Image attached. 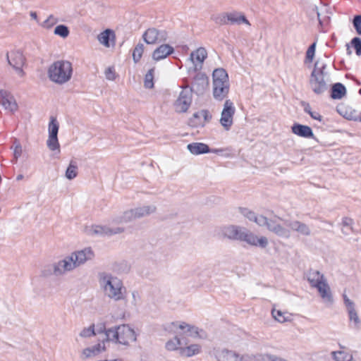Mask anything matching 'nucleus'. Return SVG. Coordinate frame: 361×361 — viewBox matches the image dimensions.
I'll return each mask as SVG.
<instances>
[{"label":"nucleus","instance_id":"nucleus-59","mask_svg":"<svg viewBox=\"0 0 361 361\" xmlns=\"http://www.w3.org/2000/svg\"><path fill=\"white\" fill-rule=\"evenodd\" d=\"M314 56H315V52L307 50L306 53H305V58L304 63H312L314 59Z\"/></svg>","mask_w":361,"mask_h":361},{"label":"nucleus","instance_id":"nucleus-55","mask_svg":"<svg viewBox=\"0 0 361 361\" xmlns=\"http://www.w3.org/2000/svg\"><path fill=\"white\" fill-rule=\"evenodd\" d=\"M105 76L109 80H114L117 76L114 68L112 66L108 67L105 71Z\"/></svg>","mask_w":361,"mask_h":361},{"label":"nucleus","instance_id":"nucleus-41","mask_svg":"<svg viewBox=\"0 0 361 361\" xmlns=\"http://www.w3.org/2000/svg\"><path fill=\"white\" fill-rule=\"evenodd\" d=\"M144 51V45L142 43H138L133 51V60L135 63H137L142 58Z\"/></svg>","mask_w":361,"mask_h":361},{"label":"nucleus","instance_id":"nucleus-20","mask_svg":"<svg viewBox=\"0 0 361 361\" xmlns=\"http://www.w3.org/2000/svg\"><path fill=\"white\" fill-rule=\"evenodd\" d=\"M187 149L194 155L210 153V147L203 142H192L187 145Z\"/></svg>","mask_w":361,"mask_h":361},{"label":"nucleus","instance_id":"nucleus-30","mask_svg":"<svg viewBox=\"0 0 361 361\" xmlns=\"http://www.w3.org/2000/svg\"><path fill=\"white\" fill-rule=\"evenodd\" d=\"M201 346L198 344H191L185 348L180 347V354L187 357H192L200 352Z\"/></svg>","mask_w":361,"mask_h":361},{"label":"nucleus","instance_id":"nucleus-40","mask_svg":"<svg viewBox=\"0 0 361 361\" xmlns=\"http://www.w3.org/2000/svg\"><path fill=\"white\" fill-rule=\"evenodd\" d=\"M59 130V123L56 119V117L54 116H51L49 118V126H48V133L49 134H54L58 135Z\"/></svg>","mask_w":361,"mask_h":361},{"label":"nucleus","instance_id":"nucleus-6","mask_svg":"<svg viewBox=\"0 0 361 361\" xmlns=\"http://www.w3.org/2000/svg\"><path fill=\"white\" fill-rule=\"evenodd\" d=\"M235 112L233 103L230 99H226L221 111L220 123L226 130H229L233 125V118Z\"/></svg>","mask_w":361,"mask_h":361},{"label":"nucleus","instance_id":"nucleus-17","mask_svg":"<svg viewBox=\"0 0 361 361\" xmlns=\"http://www.w3.org/2000/svg\"><path fill=\"white\" fill-rule=\"evenodd\" d=\"M229 82L224 83V82H221V83L213 84V96L214 98L219 101H222L225 97H227L229 92Z\"/></svg>","mask_w":361,"mask_h":361},{"label":"nucleus","instance_id":"nucleus-44","mask_svg":"<svg viewBox=\"0 0 361 361\" xmlns=\"http://www.w3.org/2000/svg\"><path fill=\"white\" fill-rule=\"evenodd\" d=\"M113 269L118 273H128L130 270V267L127 262L123 261L121 262L115 263L113 266Z\"/></svg>","mask_w":361,"mask_h":361},{"label":"nucleus","instance_id":"nucleus-26","mask_svg":"<svg viewBox=\"0 0 361 361\" xmlns=\"http://www.w3.org/2000/svg\"><path fill=\"white\" fill-rule=\"evenodd\" d=\"M212 78L213 84H219L221 82H224V83L229 82L228 75L223 68H215L212 73Z\"/></svg>","mask_w":361,"mask_h":361},{"label":"nucleus","instance_id":"nucleus-37","mask_svg":"<svg viewBox=\"0 0 361 361\" xmlns=\"http://www.w3.org/2000/svg\"><path fill=\"white\" fill-rule=\"evenodd\" d=\"M271 315L277 322L280 323L290 322L292 320L291 315L285 316L284 313L281 310L272 309Z\"/></svg>","mask_w":361,"mask_h":361},{"label":"nucleus","instance_id":"nucleus-3","mask_svg":"<svg viewBox=\"0 0 361 361\" xmlns=\"http://www.w3.org/2000/svg\"><path fill=\"white\" fill-rule=\"evenodd\" d=\"M102 280L105 283L104 290L110 298L115 300H120L123 298L122 293L123 283L117 277L111 275H104Z\"/></svg>","mask_w":361,"mask_h":361},{"label":"nucleus","instance_id":"nucleus-9","mask_svg":"<svg viewBox=\"0 0 361 361\" xmlns=\"http://www.w3.org/2000/svg\"><path fill=\"white\" fill-rule=\"evenodd\" d=\"M241 241L246 242L250 245L261 248H265L269 244L268 239L265 236H261L259 238L257 235L248 231L246 228H244L243 235Z\"/></svg>","mask_w":361,"mask_h":361},{"label":"nucleus","instance_id":"nucleus-32","mask_svg":"<svg viewBox=\"0 0 361 361\" xmlns=\"http://www.w3.org/2000/svg\"><path fill=\"white\" fill-rule=\"evenodd\" d=\"M52 274L56 276L61 275V268L56 263L47 265L42 271V276L44 277H48Z\"/></svg>","mask_w":361,"mask_h":361},{"label":"nucleus","instance_id":"nucleus-64","mask_svg":"<svg viewBox=\"0 0 361 361\" xmlns=\"http://www.w3.org/2000/svg\"><path fill=\"white\" fill-rule=\"evenodd\" d=\"M337 354H338L340 355H344V352H343V351H333L331 353L332 357H333V358L336 361H345V358L344 357H338L337 356Z\"/></svg>","mask_w":361,"mask_h":361},{"label":"nucleus","instance_id":"nucleus-63","mask_svg":"<svg viewBox=\"0 0 361 361\" xmlns=\"http://www.w3.org/2000/svg\"><path fill=\"white\" fill-rule=\"evenodd\" d=\"M300 104L303 107L304 111L308 115H310L313 111H312V108L308 102L301 101Z\"/></svg>","mask_w":361,"mask_h":361},{"label":"nucleus","instance_id":"nucleus-13","mask_svg":"<svg viewBox=\"0 0 361 361\" xmlns=\"http://www.w3.org/2000/svg\"><path fill=\"white\" fill-rule=\"evenodd\" d=\"M73 256L74 262L77 267L80 266L82 264H84L86 261L92 259L94 257V253L92 249L89 247H85L83 250H78L74 252L71 254Z\"/></svg>","mask_w":361,"mask_h":361},{"label":"nucleus","instance_id":"nucleus-1","mask_svg":"<svg viewBox=\"0 0 361 361\" xmlns=\"http://www.w3.org/2000/svg\"><path fill=\"white\" fill-rule=\"evenodd\" d=\"M47 74L51 81L59 85L64 84L71 79L72 63L68 61H56L49 67Z\"/></svg>","mask_w":361,"mask_h":361},{"label":"nucleus","instance_id":"nucleus-60","mask_svg":"<svg viewBox=\"0 0 361 361\" xmlns=\"http://www.w3.org/2000/svg\"><path fill=\"white\" fill-rule=\"evenodd\" d=\"M274 355L261 354L258 356L257 361H273Z\"/></svg>","mask_w":361,"mask_h":361},{"label":"nucleus","instance_id":"nucleus-11","mask_svg":"<svg viewBox=\"0 0 361 361\" xmlns=\"http://www.w3.org/2000/svg\"><path fill=\"white\" fill-rule=\"evenodd\" d=\"M324 77H317L314 71H312L310 74V84L312 86V91L316 94H322L328 89V85L324 80Z\"/></svg>","mask_w":361,"mask_h":361},{"label":"nucleus","instance_id":"nucleus-36","mask_svg":"<svg viewBox=\"0 0 361 361\" xmlns=\"http://www.w3.org/2000/svg\"><path fill=\"white\" fill-rule=\"evenodd\" d=\"M100 348V343H98L97 344L91 346L87 347L82 350V355L84 356V358H89L92 356H95L99 355L100 353L99 351Z\"/></svg>","mask_w":361,"mask_h":361},{"label":"nucleus","instance_id":"nucleus-48","mask_svg":"<svg viewBox=\"0 0 361 361\" xmlns=\"http://www.w3.org/2000/svg\"><path fill=\"white\" fill-rule=\"evenodd\" d=\"M239 211L241 214L248 219L250 221H255L257 214L252 210L246 207H239Z\"/></svg>","mask_w":361,"mask_h":361},{"label":"nucleus","instance_id":"nucleus-14","mask_svg":"<svg viewBox=\"0 0 361 361\" xmlns=\"http://www.w3.org/2000/svg\"><path fill=\"white\" fill-rule=\"evenodd\" d=\"M175 52L174 48L169 44H163L157 47L152 55L153 60L159 61L166 59Z\"/></svg>","mask_w":361,"mask_h":361},{"label":"nucleus","instance_id":"nucleus-38","mask_svg":"<svg viewBox=\"0 0 361 361\" xmlns=\"http://www.w3.org/2000/svg\"><path fill=\"white\" fill-rule=\"evenodd\" d=\"M183 345L181 340L178 337L175 336L173 340H169L166 343V348L168 350H176L180 351V347Z\"/></svg>","mask_w":361,"mask_h":361},{"label":"nucleus","instance_id":"nucleus-24","mask_svg":"<svg viewBox=\"0 0 361 361\" xmlns=\"http://www.w3.org/2000/svg\"><path fill=\"white\" fill-rule=\"evenodd\" d=\"M115 32L111 29H106L102 31L97 37L99 42L106 47H109L111 42L115 40Z\"/></svg>","mask_w":361,"mask_h":361},{"label":"nucleus","instance_id":"nucleus-57","mask_svg":"<svg viewBox=\"0 0 361 361\" xmlns=\"http://www.w3.org/2000/svg\"><path fill=\"white\" fill-rule=\"evenodd\" d=\"M57 23V19L55 18L52 15L45 20L43 23V26L47 28H51L54 25Z\"/></svg>","mask_w":361,"mask_h":361},{"label":"nucleus","instance_id":"nucleus-29","mask_svg":"<svg viewBox=\"0 0 361 361\" xmlns=\"http://www.w3.org/2000/svg\"><path fill=\"white\" fill-rule=\"evenodd\" d=\"M136 219L133 214V209H129L123 213L122 215L116 216L113 219L112 222L116 224H128Z\"/></svg>","mask_w":361,"mask_h":361},{"label":"nucleus","instance_id":"nucleus-18","mask_svg":"<svg viewBox=\"0 0 361 361\" xmlns=\"http://www.w3.org/2000/svg\"><path fill=\"white\" fill-rule=\"evenodd\" d=\"M286 226L289 227L291 230L297 231L303 235H310L311 231L307 224L299 221H286Z\"/></svg>","mask_w":361,"mask_h":361},{"label":"nucleus","instance_id":"nucleus-19","mask_svg":"<svg viewBox=\"0 0 361 361\" xmlns=\"http://www.w3.org/2000/svg\"><path fill=\"white\" fill-rule=\"evenodd\" d=\"M336 111L344 118L355 121L358 111L351 106L340 104L336 106Z\"/></svg>","mask_w":361,"mask_h":361},{"label":"nucleus","instance_id":"nucleus-12","mask_svg":"<svg viewBox=\"0 0 361 361\" xmlns=\"http://www.w3.org/2000/svg\"><path fill=\"white\" fill-rule=\"evenodd\" d=\"M244 227L239 226L229 225L224 226L222 229V233L224 237L233 240H242L243 235Z\"/></svg>","mask_w":361,"mask_h":361},{"label":"nucleus","instance_id":"nucleus-42","mask_svg":"<svg viewBox=\"0 0 361 361\" xmlns=\"http://www.w3.org/2000/svg\"><path fill=\"white\" fill-rule=\"evenodd\" d=\"M109 228L106 226H94L90 230V235H109Z\"/></svg>","mask_w":361,"mask_h":361},{"label":"nucleus","instance_id":"nucleus-35","mask_svg":"<svg viewBox=\"0 0 361 361\" xmlns=\"http://www.w3.org/2000/svg\"><path fill=\"white\" fill-rule=\"evenodd\" d=\"M47 145L51 151L59 150L60 144L58 139V135L49 134Z\"/></svg>","mask_w":361,"mask_h":361},{"label":"nucleus","instance_id":"nucleus-58","mask_svg":"<svg viewBox=\"0 0 361 361\" xmlns=\"http://www.w3.org/2000/svg\"><path fill=\"white\" fill-rule=\"evenodd\" d=\"M157 37L159 43L166 42L168 39V32L165 30L157 29Z\"/></svg>","mask_w":361,"mask_h":361},{"label":"nucleus","instance_id":"nucleus-21","mask_svg":"<svg viewBox=\"0 0 361 361\" xmlns=\"http://www.w3.org/2000/svg\"><path fill=\"white\" fill-rule=\"evenodd\" d=\"M178 328L181 330H185V332L188 333V336L193 338H203L205 332L202 329H200L198 327L188 324L185 322H182L179 324Z\"/></svg>","mask_w":361,"mask_h":361},{"label":"nucleus","instance_id":"nucleus-43","mask_svg":"<svg viewBox=\"0 0 361 361\" xmlns=\"http://www.w3.org/2000/svg\"><path fill=\"white\" fill-rule=\"evenodd\" d=\"M200 116V111L194 113L192 116L188 121V125L193 128L198 127L200 126H204V124L201 122Z\"/></svg>","mask_w":361,"mask_h":361},{"label":"nucleus","instance_id":"nucleus-50","mask_svg":"<svg viewBox=\"0 0 361 361\" xmlns=\"http://www.w3.org/2000/svg\"><path fill=\"white\" fill-rule=\"evenodd\" d=\"M272 219H269L266 216L263 215H259L256 216L255 221H254L255 223H256L259 226H266L268 229V225L271 224L270 223L272 222Z\"/></svg>","mask_w":361,"mask_h":361},{"label":"nucleus","instance_id":"nucleus-15","mask_svg":"<svg viewBox=\"0 0 361 361\" xmlns=\"http://www.w3.org/2000/svg\"><path fill=\"white\" fill-rule=\"evenodd\" d=\"M226 17L231 25L246 24L250 25L246 16L240 11L226 12Z\"/></svg>","mask_w":361,"mask_h":361},{"label":"nucleus","instance_id":"nucleus-47","mask_svg":"<svg viewBox=\"0 0 361 361\" xmlns=\"http://www.w3.org/2000/svg\"><path fill=\"white\" fill-rule=\"evenodd\" d=\"M97 335L96 331L94 329V324H91L87 328H84L80 333V336L83 338H90L91 336H94Z\"/></svg>","mask_w":361,"mask_h":361},{"label":"nucleus","instance_id":"nucleus-2","mask_svg":"<svg viewBox=\"0 0 361 361\" xmlns=\"http://www.w3.org/2000/svg\"><path fill=\"white\" fill-rule=\"evenodd\" d=\"M308 281L312 287L317 289L322 299L326 302H333L330 287L324 279V274H321L319 271H313L310 273Z\"/></svg>","mask_w":361,"mask_h":361},{"label":"nucleus","instance_id":"nucleus-39","mask_svg":"<svg viewBox=\"0 0 361 361\" xmlns=\"http://www.w3.org/2000/svg\"><path fill=\"white\" fill-rule=\"evenodd\" d=\"M54 33L62 38H66L70 34V30L67 25L60 24L55 27Z\"/></svg>","mask_w":361,"mask_h":361},{"label":"nucleus","instance_id":"nucleus-52","mask_svg":"<svg viewBox=\"0 0 361 361\" xmlns=\"http://www.w3.org/2000/svg\"><path fill=\"white\" fill-rule=\"evenodd\" d=\"M13 155L14 159H18V158L22 155V146L18 139H15L13 141Z\"/></svg>","mask_w":361,"mask_h":361},{"label":"nucleus","instance_id":"nucleus-22","mask_svg":"<svg viewBox=\"0 0 361 361\" xmlns=\"http://www.w3.org/2000/svg\"><path fill=\"white\" fill-rule=\"evenodd\" d=\"M271 224L268 225V230L269 231L273 232L276 235L283 238H288L290 236V232L288 229L283 227L279 224H276L275 221H272L270 223Z\"/></svg>","mask_w":361,"mask_h":361},{"label":"nucleus","instance_id":"nucleus-4","mask_svg":"<svg viewBox=\"0 0 361 361\" xmlns=\"http://www.w3.org/2000/svg\"><path fill=\"white\" fill-rule=\"evenodd\" d=\"M182 91L173 103L175 111L177 113H185L190 108L192 101V90H189V85L180 86Z\"/></svg>","mask_w":361,"mask_h":361},{"label":"nucleus","instance_id":"nucleus-23","mask_svg":"<svg viewBox=\"0 0 361 361\" xmlns=\"http://www.w3.org/2000/svg\"><path fill=\"white\" fill-rule=\"evenodd\" d=\"M207 58V49L204 47H201L190 53L189 59L192 62V63H195V62L202 66Z\"/></svg>","mask_w":361,"mask_h":361},{"label":"nucleus","instance_id":"nucleus-10","mask_svg":"<svg viewBox=\"0 0 361 361\" xmlns=\"http://www.w3.org/2000/svg\"><path fill=\"white\" fill-rule=\"evenodd\" d=\"M291 132L303 138L306 139H314L317 142H319L317 138L314 136L313 130L311 127L307 125L301 124L298 122H295L290 127Z\"/></svg>","mask_w":361,"mask_h":361},{"label":"nucleus","instance_id":"nucleus-31","mask_svg":"<svg viewBox=\"0 0 361 361\" xmlns=\"http://www.w3.org/2000/svg\"><path fill=\"white\" fill-rule=\"evenodd\" d=\"M135 219H140L155 212L154 206H143L132 209Z\"/></svg>","mask_w":361,"mask_h":361},{"label":"nucleus","instance_id":"nucleus-61","mask_svg":"<svg viewBox=\"0 0 361 361\" xmlns=\"http://www.w3.org/2000/svg\"><path fill=\"white\" fill-rule=\"evenodd\" d=\"M310 116L312 118V119H314V120H317L319 121V122H322L323 125L325 124L324 121V119H323V116L322 115L319 114V113L317 112V111H312L310 114Z\"/></svg>","mask_w":361,"mask_h":361},{"label":"nucleus","instance_id":"nucleus-8","mask_svg":"<svg viewBox=\"0 0 361 361\" xmlns=\"http://www.w3.org/2000/svg\"><path fill=\"white\" fill-rule=\"evenodd\" d=\"M6 59L8 64L11 66L19 75L23 76L25 74L23 66L25 62V57L23 56V51L18 49L11 51L10 54L7 53Z\"/></svg>","mask_w":361,"mask_h":361},{"label":"nucleus","instance_id":"nucleus-5","mask_svg":"<svg viewBox=\"0 0 361 361\" xmlns=\"http://www.w3.org/2000/svg\"><path fill=\"white\" fill-rule=\"evenodd\" d=\"M116 343L123 345H129L128 340L135 341L137 334L129 324H121L117 326V331L113 335Z\"/></svg>","mask_w":361,"mask_h":361},{"label":"nucleus","instance_id":"nucleus-34","mask_svg":"<svg viewBox=\"0 0 361 361\" xmlns=\"http://www.w3.org/2000/svg\"><path fill=\"white\" fill-rule=\"evenodd\" d=\"M155 67L150 68L145 75L144 86L147 89H152L154 87V75Z\"/></svg>","mask_w":361,"mask_h":361},{"label":"nucleus","instance_id":"nucleus-16","mask_svg":"<svg viewBox=\"0 0 361 361\" xmlns=\"http://www.w3.org/2000/svg\"><path fill=\"white\" fill-rule=\"evenodd\" d=\"M347 90L345 86L341 82H335L331 85L329 90V97L334 100H339L346 96Z\"/></svg>","mask_w":361,"mask_h":361},{"label":"nucleus","instance_id":"nucleus-27","mask_svg":"<svg viewBox=\"0 0 361 361\" xmlns=\"http://www.w3.org/2000/svg\"><path fill=\"white\" fill-rule=\"evenodd\" d=\"M56 264H59L61 268V274L66 271H71L74 268L77 267L75 262L73 259V256L70 255L65 257L63 259L59 261Z\"/></svg>","mask_w":361,"mask_h":361},{"label":"nucleus","instance_id":"nucleus-49","mask_svg":"<svg viewBox=\"0 0 361 361\" xmlns=\"http://www.w3.org/2000/svg\"><path fill=\"white\" fill-rule=\"evenodd\" d=\"M352 24L358 35H361V14L355 15L353 16Z\"/></svg>","mask_w":361,"mask_h":361},{"label":"nucleus","instance_id":"nucleus-7","mask_svg":"<svg viewBox=\"0 0 361 361\" xmlns=\"http://www.w3.org/2000/svg\"><path fill=\"white\" fill-rule=\"evenodd\" d=\"M193 85H189V90H192V93L196 94L197 96H201L204 94L209 87V78L206 73L199 72L193 78Z\"/></svg>","mask_w":361,"mask_h":361},{"label":"nucleus","instance_id":"nucleus-53","mask_svg":"<svg viewBox=\"0 0 361 361\" xmlns=\"http://www.w3.org/2000/svg\"><path fill=\"white\" fill-rule=\"evenodd\" d=\"M212 20L216 23L220 25H228V21L227 20V18L226 17V12L221 13L218 16L213 17Z\"/></svg>","mask_w":361,"mask_h":361},{"label":"nucleus","instance_id":"nucleus-45","mask_svg":"<svg viewBox=\"0 0 361 361\" xmlns=\"http://www.w3.org/2000/svg\"><path fill=\"white\" fill-rule=\"evenodd\" d=\"M350 45L355 49V54L357 56H361V38L359 37H354L350 42Z\"/></svg>","mask_w":361,"mask_h":361},{"label":"nucleus","instance_id":"nucleus-28","mask_svg":"<svg viewBox=\"0 0 361 361\" xmlns=\"http://www.w3.org/2000/svg\"><path fill=\"white\" fill-rule=\"evenodd\" d=\"M144 42L147 44H155L159 43L157 37V29L155 27L148 28L142 35Z\"/></svg>","mask_w":361,"mask_h":361},{"label":"nucleus","instance_id":"nucleus-33","mask_svg":"<svg viewBox=\"0 0 361 361\" xmlns=\"http://www.w3.org/2000/svg\"><path fill=\"white\" fill-rule=\"evenodd\" d=\"M78 164L74 160H71L65 172V177L68 180H73L78 176Z\"/></svg>","mask_w":361,"mask_h":361},{"label":"nucleus","instance_id":"nucleus-62","mask_svg":"<svg viewBox=\"0 0 361 361\" xmlns=\"http://www.w3.org/2000/svg\"><path fill=\"white\" fill-rule=\"evenodd\" d=\"M200 113H201V115L203 116L204 121L205 122H209L212 118V114L207 109L201 110Z\"/></svg>","mask_w":361,"mask_h":361},{"label":"nucleus","instance_id":"nucleus-54","mask_svg":"<svg viewBox=\"0 0 361 361\" xmlns=\"http://www.w3.org/2000/svg\"><path fill=\"white\" fill-rule=\"evenodd\" d=\"M12 95L10 92L4 90H0V104L5 106L6 102Z\"/></svg>","mask_w":361,"mask_h":361},{"label":"nucleus","instance_id":"nucleus-25","mask_svg":"<svg viewBox=\"0 0 361 361\" xmlns=\"http://www.w3.org/2000/svg\"><path fill=\"white\" fill-rule=\"evenodd\" d=\"M219 361H243V357L233 350L224 349L219 355Z\"/></svg>","mask_w":361,"mask_h":361},{"label":"nucleus","instance_id":"nucleus-56","mask_svg":"<svg viewBox=\"0 0 361 361\" xmlns=\"http://www.w3.org/2000/svg\"><path fill=\"white\" fill-rule=\"evenodd\" d=\"M319 64V60L316 61L314 63V68H313L312 71H314V73L317 77L326 76L328 73L323 72V71L322 69H320Z\"/></svg>","mask_w":361,"mask_h":361},{"label":"nucleus","instance_id":"nucleus-51","mask_svg":"<svg viewBox=\"0 0 361 361\" xmlns=\"http://www.w3.org/2000/svg\"><path fill=\"white\" fill-rule=\"evenodd\" d=\"M6 109L9 110L12 113L15 112L18 109V104L14 99L13 96H11L6 103L5 106H3Z\"/></svg>","mask_w":361,"mask_h":361},{"label":"nucleus","instance_id":"nucleus-46","mask_svg":"<svg viewBox=\"0 0 361 361\" xmlns=\"http://www.w3.org/2000/svg\"><path fill=\"white\" fill-rule=\"evenodd\" d=\"M348 313L350 321H353L354 322L355 326L359 328L361 324V321L358 317L355 308H351L350 310H348Z\"/></svg>","mask_w":361,"mask_h":361}]
</instances>
